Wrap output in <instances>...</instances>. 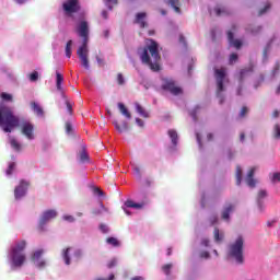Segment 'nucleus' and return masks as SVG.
I'll use <instances>...</instances> for the list:
<instances>
[{
    "mask_svg": "<svg viewBox=\"0 0 280 280\" xmlns=\"http://www.w3.org/2000/svg\"><path fill=\"white\" fill-rule=\"evenodd\" d=\"M271 7H272V4H270V2H267L265 4V8L259 10L258 16H262V14H266L268 12V10H270Z\"/></svg>",
    "mask_w": 280,
    "mask_h": 280,
    "instance_id": "obj_36",
    "label": "nucleus"
},
{
    "mask_svg": "<svg viewBox=\"0 0 280 280\" xmlns=\"http://www.w3.org/2000/svg\"><path fill=\"white\" fill-rule=\"evenodd\" d=\"M71 47H73V40L69 39V40L67 42V44H66V56H67L68 58H71V54H72Z\"/></svg>",
    "mask_w": 280,
    "mask_h": 280,
    "instance_id": "obj_33",
    "label": "nucleus"
},
{
    "mask_svg": "<svg viewBox=\"0 0 280 280\" xmlns=\"http://www.w3.org/2000/svg\"><path fill=\"white\" fill-rule=\"evenodd\" d=\"M25 248H27V242L25 241H19L11 247L10 259L12 268H22L25 265V261H27Z\"/></svg>",
    "mask_w": 280,
    "mask_h": 280,
    "instance_id": "obj_4",
    "label": "nucleus"
},
{
    "mask_svg": "<svg viewBox=\"0 0 280 280\" xmlns=\"http://www.w3.org/2000/svg\"><path fill=\"white\" fill-rule=\"evenodd\" d=\"M80 161L81 163H86V161H89V153H86V151H81L80 153Z\"/></svg>",
    "mask_w": 280,
    "mask_h": 280,
    "instance_id": "obj_37",
    "label": "nucleus"
},
{
    "mask_svg": "<svg viewBox=\"0 0 280 280\" xmlns=\"http://www.w3.org/2000/svg\"><path fill=\"white\" fill-rule=\"evenodd\" d=\"M14 167H16V163L12 162L9 164V167L7 170V175L11 176L12 172H14Z\"/></svg>",
    "mask_w": 280,
    "mask_h": 280,
    "instance_id": "obj_40",
    "label": "nucleus"
},
{
    "mask_svg": "<svg viewBox=\"0 0 280 280\" xmlns=\"http://www.w3.org/2000/svg\"><path fill=\"white\" fill-rule=\"evenodd\" d=\"M250 34H259V32H261V26H257L254 28H248Z\"/></svg>",
    "mask_w": 280,
    "mask_h": 280,
    "instance_id": "obj_51",
    "label": "nucleus"
},
{
    "mask_svg": "<svg viewBox=\"0 0 280 280\" xmlns=\"http://www.w3.org/2000/svg\"><path fill=\"white\" fill-rule=\"evenodd\" d=\"M163 91H168L172 95H180L183 94V89L176 86V82L172 79H165L162 84Z\"/></svg>",
    "mask_w": 280,
    "mask_h": 280,
    "instance_id": "obj_8",
    "label": "nucleus"
},
{
    "mask_svg": "<svg viewBox=\"0 0 280 280\" xmlns=\"http://www.w3.org/2000/svg\"><path fill=\"white\" fill-rule=\"evenodd\" d=\"M21 126V119L14 115L12 107L1 105L0 106V128L3 132H12L14 128Z\"/></svg>",
    "mask_w": 280,
    "mask_h": 280,
    "instance_id": "obj_3",
    "label": "nucleus"
},
{
    "mask_svg": "<svg viewBox=\"0 0 280 280\" xmlns=\"http://www.w3.org/2000/svg\"><path fill=\"white\" fill-rule=\"evenodd\" d=\"M279 69H280V63L279 61H277L272 70V75H277L279 73Z\"/></svg>",
    "mask_w": 280,
    "mask_h": 280,
    "instance_id": "obj_50",
    "label": "nucleus"
},
{
    "mask_svg": "<svg viewBox=\"0 0 280 280\" xmlns=\"http://www.w3.org/2000/svg\"><path fill=\"white\" fill-rule=\"evenodd\" d=\"M10 144L11 148H13V150H15L16 152H21V143H19V141L15 138L10 139Z\"/></svg>",
    "mask_w": 280,
    "mask_h": 280,
    "instance_id": "obj_32",
    "label": "nucleus"
},
{
    "mask_svg": "<svg viewBox=\"0 0 280 280\" xmlns=\"http://www.w3.org/2000/svg\"><path fill=\"white\" fill-rule=\"evenodd\" d=\"M96 62L98 65V67H105L106 66V61L104 60V58L96 56Z\"/></svg>",
    "mask_w": 280,
    "mask_h": 280,
    "instance_id": "obj_46",
    "label": "nucleus"
},
{
    "mask_svg": "<svg viewBox=\"0 0 280 280\" xmlns=\"http://www.w3.org/2000/svg\"><path fill=\"white\" fill-rule=\"evenodd\" d=\"M71 129H72V127H71V124H66V130H67V132H71Z\"/></svg>",
    "mask_w": 280,
    "mask_h": 280,
    "instance_id": "obj_63",
    "label": "nucleus"
},
{
    "mask_svg": "<svg viewBox=\"0 0 280 280\" xmlns=\"http://www.w3.org/2000/svg\"><path fill=\"white\" fill-rule=\"evenodd\" d=\"M179 43L184 45V47H187V40L185 39L184 35H179Z\"/></svg>",
    "mask_w": 280,
    "mask_h": 280,
    "instance_id": "obj_54",
    "label": "nucleus"
},
{
    "mask_svg": "<svg viewBox=\"0 0 280 280\" xmlns=\"http://www.w3.org/2000/svg\"><path fill=\"white\" fill-rule=\"evenodd\" d=\"M31 108L38 117H43L45 115L43 107H40L36 102H31Z\"/></svg>",
    "mask_w": 280,
    "mask_h": 280,
    "instance_id": "obj_20",
    "label": "nucleus"
},
{
    "mask_svg": "<svg viewBox=\"0 0 280 280\" xmlns=\"http://www.w3.org/2000/svg\"><path fill=\"white\" fill-rule=\"evenodd\" d=\"M58 215V212H56V210H47L43 213L40 220H39V224H38V231L39 233H44L45 231V225L47 224V222L49 220H54V218H56Z\"/></svg>",
    "mask_w": 280,
    "mask_h": 280,
    "instance_id": "obj_9",
    "label": "nucleus"
},
{
    "mask_svg": "<svg viewBox=\"0 0 280 280\" xmlns=\"http://www.w3.org/2000/svg\"><path fill=\"white\" fill-rule=\"evenodd\" d=\"M62 82H65V77L60 72H56V86L59 93H63Z\"/></svg>",
    "mask_w": 280,
    "mask_h": 280,
    "instance_id": "obj_19",
    "label": "nucleus"
},
{
    "mask_svg": "<svg viewBox=\"0 0 280 280\" xmlns=\"http://www.w3.org/2000/svg\"><path fill=\"white\" fill-rule=\"evenodd\" d=\"M117 83L121 86L126 83V80L124 79V74L118 73L117 74Z\"/></svg>",
    "mask_w": 280,
    "mask_h": 280,
    "instance_id": "obj_45",
    "label": "nucleus"
},
{
    "mask_svg": "<svg viewBox=\"0 0 280 280\" xmlns=\"http://www.w3.org/2000/svg\"><path fill=\"white\" fill-rule=\"evenodd\" d=\"M148 13L145 12H139L136 14V18L133 20V23L136 25H139V27H141V30H144V27H148Z\"/></svg>",
    "mask_w": 280,
    "mask_h": 280,
    "instance_id": "obj_13",
    "label": "nucleus"
},
{
    "mask_svg": "<svg viewBox=\"0 0 280 280\" xmlns=\"http://www.w3.org/2000/svg\"><path fill=\"white\" fill-rule=\"evenodd\" d=\"M62 10L66 16H73V14H78L82 10V5L80 0H66L62 3Z\"/></svg>",
    "mask_w": 280,
    "mask_h": 280,
    "instance_id": "obj_7",
    "label": "nucleus"
},
{
    "mask_svg": "<svg viewBox=\"0 0 280 280\" xmlns=\"http://www.w3.org/2000/svg\"><path fill=\"white\" fill-rule=\"evenodd\" d=\"M279 115H280L279 109H275L273 113H272L273 119H278Z\"/></svg>",
    "mask_w": 280,
    "mask_h": 280,
    "instance_id": "obj_56",
    "label": "nucleus"
},
{
    "mask_svg": "<svg viewBox=\"0 0 280 280\" xmlns=\"http://www.w3.org/2000/svg\"><path fill=\"white\" fill-rule=\"evenodd\" d=\"M143 65H148L151 71H161V54L159 52V43L154 39H147V45L142 48V54L140 56Z\"/></svg>",
    "mask_w": 280,
    "mask_h": 280,
    "instance_id": "obj_1",
    "label": "nucleus"
},
{
    "mask_svg": "<svg viewBox=\"0 0 280 280\" xmlns=\"http://www.w3.org/2000/svg\"><path fill=\"white\" fill-rule=\"evenodd\" d=\"M74 256H77V257H82V250H81V249H77V250L74 252Z\"/></svg>",
    "mask_w": 280,
    "mask_h": 280,
    "instance_id": "obj_60",
    "label": "nucleus"
},
{
    "mask_svg": "<svg viewBox=\"0 0 280 280\" xmlns=\"http://www.w3.org/2000/svg\"><path fill=\"white\" fill-rule=\"evenodd\" d=\"M201 245L206 247L209 246V238H202Z\"/></svg>",
    "mask_w": 280,
    "mask_h": 280,
    "instance_id": "obj_58",
    "label": "nucleus"
},
{
    "mask_svg": "<svg viewBox=\"0 0 280 280\" xmlns=\"http://www.w3.org/2000/svg\"><path fill=\"white\" fill-rule=\"evenodd\" d=\"M106 242L107 244H109L110 246H114L115 248H118V246H121V243L119 242V240L115 237H107Z\"/></svg>",
    "mask_w": 280,
    "mask_h": 280,
    "instance_id": "obj_31",
    "label": "nucleus"
},
{
    "mask_svg": "<svg viewBox=\"0 0 280 280\" xmlns=\"http://www.w3.org/2000/svg\"><path fill=\"white\" fill-rule=\"evenodd\" d=\"M257 170V167H252L248 173H247V178H246V183L248 185V187H255V171Z\"/></svg>",
    "mask_w": 280,
    "mask_h": 280,
    "instance_id": "obj_17",
    "label": "nucleus"
},
{
    "mask_svg": "<svg viewBox=\"0 0 280 280\" xmlns=\"http://www.w3.org/2000/svg\"><path fill=\"white\" fill-rule=\"evenodd\" d=\"M214 13L217 16H229V14H231V11L226 7L217 5L214 8Z\"/></svg>",
    "mask_w": 280,
    "mask_h": 280,
    "instance_id": "obj_16",
    "label": "nucleus"
},
{
    "mask_svg": "<svg viewBox=\"0 0 280 280\" xmlns=\"http://www.w3.org/2000/svg\"><path fill=\"white\" fill-rule=\"evenodd\" d=\"M115 266H117V259H112V260L107 264V268H115Z\"/></svg>",
    "mask_w": 280,
    "mask_h": 280,
    "instance_id": "obj_53",
    "label": "nucleus"
},
{
    "mask_svg": "<svg viewBox=\"0 0 280 280\" xmlns=\"http://www.w3.org/2000/svg\"><path fill=\"white\" fill-rule=\"evenodd\" d=\"M69 250H71V248L68 247L67 249H63V254H62L66 266L71 265V257L69 256Z\"/></svg>",
    "mask_w": 280,
    "mask_h": 280,
    "instance_id": "obj_30",
    "label": "nucleus"
},
{
    "mask_svg": "<svg viewBox=\"0 0 280 280\" xmlns=\"http://www.w3.org/2000/svg\"><path fill=\"white\" fill-rule=\"evenodd\" d=\"M168 137L171 138L173 145H178V132H176V130L170 129Z\"/></svg>",
    "mask_w": 280,
    "mask_h": 280,
    "instance_id": "obj_24",
    "label": "nucleus"
},
{
    "mask_svg": "<svg viewBox=\"0 0 280 280\" xmlns=\"http://www.w3.org/2000/svg\"><path fill=\"white\" fill-rule=\"evenodd\" d=\"M210 226H213L214 224H218V214H212L209 218Z\"/></svg>",
    "mask_w": 280,
    "mask_h": 280,
    "instance_id": "obj_42",
    "label": "nucleus"
},
{
    "mask_svg": "<svg viewBox=\"0 0 280 280\" xmlns=\"http://www.w3.org/2000/svg\"><path fill=\"white\" fill-rule=\"evenodd\" d=\"M93 192L96 195V196H104V190L100 189L98 187H95L93 189Z\"/></svg>",
    "mask_w": 280,
    "mask_h": 280,
    "instance_id": "obj_52",
    "label": "nucleus"
},
{
    "mask_svg": "<svg viewBox=\"0 0 280 280\" xmlns=\"http://www.w3.org/2000/svg\"><path fill=\"white\" fill-rule=\"evenodd\" d=\"M106 5L109 10H113V5H117V0H107Z\"/></svg>",
    "mask_w": 280,
    "mask_h": 280,
    "instance_id": "obj_49",
    "label": "nucleus"
},
{
    "mask_svg": "<svg viewBox=\"0 0 280 280\" xmlns=\"http://www.w3.org/2000/svg\"><path fill=\"white\" fill-rule=\"evenodd\" d=\"M233 211H235V205L228 203L222 211V219L229 220L231 218V213H233Z\"/></svg>",
    "mask_w": 280,
    "mask_h": 280,
    "instance_id": "obj_15",
    "label": "nucleus"
},
{
    "mask_svg": "<svg viewBox=\"0 0 280 280\" xmlns=\"http://www.w3.org/2000/svg\"><path fill=\"white\" fill-rule=\"evenodd\" d=\"M21 132L24 135V137H26V139L32 141V139H34V124L24 120L21 125Z\"/></svg>",
    "mask_w": 280,
    "mask_h": 280,
    "instance_id": "obj_11",
    "label": "nucleus"
},
{
    "mask_svg": "<svg viewBox=\"0 0 280 280\" xmlns=\"http://www.w3.org/2000/svg\"><path fill=\"white\" fill-rule=\"evenodd\" d=\"M131 280H145V279L141 276H136V277L131 278Z\"/></svg>",
    "mask_w": 280,
    "mask_h": 280,
    "instance_id": "obj_64",
    "label": "nucleus"
},
{
    "mask_svg": "<svg viewBox=\"0 0 280 280\" xmlns=\"http://www.w3.org/2000/svg\"><path fill=\"white\" fill-rule=\"evenodd\" d=\"M63 220H66L67 222H74V218L72 215H65Z\"/></svg>",
    "mask_w": 280,
    "mask_h": 280,
    "instance_id": "obj_55",
    "label": "nucleus"
},
{
    "mask_svg": "<svg viewBox=\"0 0 280 280\" xmlns=\"http://www.w3.org/2000/svg\"><path fill=\"white\" fill-rule=\"evenodd\" d=\"M28 187H30V182H26L25 179L20 180V185L16 186L14 189L15 200H21V198H23V196L27 194Z\"/></svg>",
    "mask_w": 280,
    "mask_h": 280,
    "instance_id": "obj_10",
    "label": "nucleus"
},
{
    "mask_svg": "<svg viewBox=\"0 0 280 280\" xmlns=\"http://www.w3.org/2000/svg\"><path fill=\"white\" fill-rule=\"evenodd\" d=\"M214 78L217 82V97L220 100V104H224V81L226 80V68H215Z\"/></svg>",
    "mask_w": 280,
    "mask_h": 280,
    "instance_id": "obj_6",
    "label": "nucleus"
},
{
    "mask_svg": "<svg viewBox=\"0 0 280 280\" xmlns=\"http://www.w3.org/2000/svg\"><path fill=\"white\" fill-rule=\"evenodd\" d=\"M0 97L2 100H4V102H12V94H9V93H5V92H2Z\"/></svg>",
    "mask_w": 280,
    "mask_h": 280,
    "instance_id": "obj_39",
    "label": "nucleus"
},
{
    "mask_svg": "<svg viewBox=\"0 0 280 280\" xmlns=\"http://www.w3.org/2000/svg\"><path fill=\"white\" fill-rule=\"evenodd\" d=\"M213 235L217 244H220L224 240V233H220V229L218 228H214Z\"/></svg>",
    "mask_w": 280,
    "mask_h": 280,
    "instance_id": "obj_26",
    "label": "nucleus"
},
{
    "mask_svg": "<svg viewBox=\"0 0 280 280\" xmlns=\"http://www.w3.org/2000/svg\"><path fill=\"white\" fill-rule=\"evenodd\" d=\"M66 106H67V110L69 113V115L73 114V104H71V102H69V100H66Z\"/></svg>",
    "mask_w": 280,
    "mask_h": 280,
    "instance_id": "obj_43",
    "label": "nucleus"
},
{
    "mask_svg": "<svg viewBox=\"0 0 280 280\" xmlns=\"http://www.w3.org/2000/svg\"><path fill=\"white\" fill-rule=\"evenodd\" d=\"M248 73H253V66L242 69L240 71V82H244V78H246V75H248Z\"/></svg>",
    "mask_w": 280,
    "mask_h": 280,
    "instance_id": "obj_27",
    "label": "nucleus"
},
{
    "mask_svg": "<svg viewBox=\"0 0 280 280\" xmlns=\"http://www.w3.org/2000/svg\"><path fill=\"white\" fill-rule=\"evenodd\" d=\"M172 268H173L172 264H166V265L162 266V271L164 272V275H166V277H170V275L172 272Z\"/></svg>",
    "mask_w": 280,
    "mask_h": 280,
    "instance_id": "obj_34",
    "label": "nucleus"
},
{
    "mask_svg": "<svg viewBox=\"0 0 280 280\" xmlns=\"http://www.w3.org/2000/svg\"><path fill=\"white\" fill-rule=\"evenodd\" d=\"M31 82H36L38 80V72L34 71L30 74Z\"/></svg>",
    "mask_w": 280,
    "mask_h": 280,
    "instance_id": "obj_48",
    "label": "nucleus"
},
{
    "mask_svg": "<svg viewBox=\"0 0 280 280\" xmlns=\"http://www.w3.org/2000/svg\"><path fill=\"white\" fill-rule=\"evenodd\" d=\"M145 203L141 202V203H137L132 200H127L125 202V207H127L128 209H143Z\"/></svg>",
    "mask_w": 280,
    "mask_h": 280,
    "instance_id": "obj_21",
    "label": "nucleus"
},
{
    "mask_svg": "<svg viewBox=\"0 0 280 280\" xmlns=\"http://www.w3.org/2000/svg\"><path fill=\"white\" fill-rule=\"evenodd\" d=\"M236 185H242V166H236Z\"/></svg>",
    "mask_w": 280,
    "mask_h": 280,
    "instance_id": "obj_35",
    "label": "nucleus"
},
{
    "mask_svg": "<svg viewBox=\"0 0 280 280\" xmlns=\"http://www.w3.org/2000/svg\"><path fill=\"white\" fill-rule=\"evenodd\" d=\"M198 108H200V107H196L195 108V110L192 112V113H190V115L192 116V118L195 119V121H196V113H198Z\"/></svg>",
    "mask_w": 280,
    "mask_h": 280,
    "instance_id": "obj_59",
    "label": "nucleus"
},
{
    "mask_svg": "<svg viewBox=\"0 0 280 280\" xmlns=\"http://www.w3.org/2000/svg\"><path fill=\"white\" fill-rule=\"evenodd\" d=\"M200 257H202L203 259H209V252H202L200 254Z\"/></svg>",
    "mask_w": 280,
    "mask_h": 280,
    "instance_id": "obj_57",
    "label": "nucleus"
},
{
    "mask_svg": "<svg viewBox=\"0 0 280 280\" xmlns=\"http://www.w3.org/2000/svg\"><path fill=\"white\" fill-rule=\"evenodd\" d=\"M114 126H115L116 130H118V132H126V130H128L127 121H122L121 125H119L118 121H114Z\"/></svg>",
    "mask_w": 280,
    "mask_h": 280,
    "instance_id": "obj_25",
    "label": "nucleus"
},
{
    "mask_svg": "<svg viewBox=\"0 0 280 280\" xmlns=\"http://www.w3.org/2000/svg\"><path fill=\"white\" fill-rule=\"evenodd\" d=\"M103 35H104V38H108V36L110 35V31L105 30V31L103 32Z\"/></svg>",
    "mask_w": 280,
    "mask_h": 280,
    "instance_id": "obj_62",
    "label": "nucleus"
},
{
    "mask_svg": "<svg viewBox=\"0 0 280 280\" xmlns=\"http://www.w3.org/2000/svg\"><path fill=\"white\" fill-rule=\"evenodd\" d=\"M228 40L232 47H235V49L242 48V40L235 39V36L233 35V31L228 32Z\"/></svg>",
    "mask_w": 280,
    "mask_h": 280,
    "instance_id": "obj_14",
    "label": "nucleus"
},
{
    "mask_svg": "<svg viewBox=\"0 0 280 280\" xmlns=\"http://www.w3.org/2000/svg\"><path fill=\"white\" fill-rule=\"evenodd\" d=\"M100 207H101V209H94L93 211H92V213L94 214V215H102V213H108V208H106L105 206H104V202H101L100 203Z\"/></svg>",
    "mask_w": 280,
    "mask_h": 280,
    "instance_id": "obj_28",
    "label": "nucleus"
},
{
    "mask_svg": "<svg viewBox=\"0 0 280 280\" xmlns=\"http://www.w3.org/2000/svg\"><path fill=\"white\" fill-rule=\"evenodd\" d=\"M246 115H248V107L243 106L238 116L241 117V119H244V117H246Z\"/></svg>",
    "mask_w": 280,
    "mask_h": 280,
    "instance_id": "obj_41",
    "label": "nucleus"
},
{
    "mask_svg": "<svg viewBox=\"0 0 280 280\" xmlns=\"http://www.w3.org/2000/svg\"><path fill=\"white\" fill-rule=\"evenodd\" d=\"M44 253V249H37L31 256L32 261H34L37 268H45V266H47L45 260H40V257H43Z\"/></svg>",
    "mask_w": 280,
    "mask_h": 280,
    "instance_id": "obj_12",
    "label": "nucleus"
},
{
    "mask_svg": "<svg viewBox=\"0 0 280 280\" xmlns=\"http://www.w3.org/2000/svg\"><path fill=\"white\" fill-rule=\"evenodd\" d=\"M89 22L86 20H81L77 24V34L80 38H82V45L77 50V56L81 60L82 67L84 69H89Z\"/></svg>",
    "mask_w": 280,
    "mask_h": 280,
    "instance_id": "obj_2",
    "label": "nucleus"
},
{
    "mask_svg": "<svg viewBox=\"0 0 280 280\" xmlns=\"http://www.w3.org/2000/svg\"><path fill=\"white\" fill-rule=\"evenodd\" d=\"M136 110L139 113V115H141V117H150V114H148V112H145V109L139 103H136Z\"/></svg>",
    "mask_w": 280,
    "mask_h": 280,
    "instance_id": "obj_29",
    "label": "nucleus"
},
{
    "mask_svg": "<svg viewBox=\"0 0 280 280\" xmlns=\"http://www.w3.org/2000/svg\"><path fill=\"white\" fill-rule=\"evenodd\" d=\"M230 257H233L237 264H244V238L238 236L236 241L230 245Z\"/></svg>",
    "mask_w": 280,
    "mask_h": 280,
    "instance_id": "obj_5",
    "label": "nucleus"
},
{
    "mask_svg": "<svg viewBox=\"0 0 280 280\" xmlns=\"http://www.w3.org/2000/svg\"><path fill=\"white\" fill-rule=\"evenodd\" d=\"M272 183H280V173H273L271 177Z\"/></svg>",
    "mask_w": 280,
    "mask_h": 280,
    "instance_id": "obj_47",
    "label": "nucleus"
},
{
    "mask_svg": "<svg viewBox=\"0 0 280 280\" xmlns=\"http://www.w3.org/2000/svg\"><path fill=\"white\" fill-rule=\"evenodd\" d=\"M118 108L121 115H124L127 119H131L132 115L130 114L126 105H124V103H118Z\"/></svg>",
    "mask_w": 280,
    "mask_h": 280,
    "instance_id": "obj_23",
    "label": "nucleus"
},
{
    "mask_svg": "<svg viewBox=\"0 0 280 280\" xmlns=\"http://www.w3.org/2000/svg\"><path fill=\"white\" fill-rule=\"evenodd\" d=\"M166 5H171L177 14H180V0H164Z\"/></svg>",
    "mask_w": 280,
    "mask_h": 280,
    "instance_id": "obj_18",
    "label": "nucleus"
},
{
    "mask_svg": "<svg viewBox=\"0 0 280 280\" xmlns=\"http://www.w3.org/2000/svg\"><path fill=\"white\" fill-rule=\"evenodd\" d=\"M272 139H276V141H280V125L279 122H276L273 125L272 131H271Z\"/></svg>",
    "mask_w": 280,
    "mask_h": 280,
    "instance_id": "obj_22",
    "label": "nucleus"
},
{
    "mask_svg": "<svg viewBox=\"0 0 280 280\" xmlns=\"http://www.w3.org/2000/svg\"><path fill=\"white\" fill-rule=\"evenodd\" d=\"M266 196H268V192H266V190H259L258 196H257L258 202H259V200H264V198H266Z\"/></svg>",
    "mask_w": 280,
    "mask_h": 280,
    "instance_id": "obj_44",
    "label": "nucleus"
},
{
    "mask_svg": "<svg viewBox=\"0 0 280 280\" xmlns=\"http://www.w3.org/2000/svg\"><path fill=\"white\" fill-rule=\"evenodd\" d=\"M136 124H138V126L142 127L143 126V120L141 118H137Z\"/></svg>",
    "mask_w": 280,
    "mask_h": 280,
    "instance_id": "obj_61",
    "label": "nucleus"
},
{
    "mask_svg": "<svg viewBox=\"0 0 280 280\" xmlns=\"http://www.w3.org/2000/svg\"><path fill=\"white\" fill-rule=\"evenodd\" d=\"M238 59H240V57L237 56V54L236 52H232L230 55L229 62H230V65H233L234 62H237Z\"/></svg>",
    "mask_w": 280,
    "mask_h": 280,
    "instance_id": "obj_38",
    "label": "nucleus"
}]
</instances>
